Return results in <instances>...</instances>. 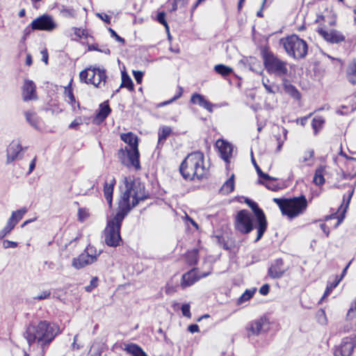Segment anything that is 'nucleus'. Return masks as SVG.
Returning a JSON list of instances; mask_svg holds the SVG:
<instances>
[{
    "instance_id": "10",
    "label": "nucleus",
    "mask_w": 356,
    "mask_h": 356,
    "mask_svg": "<svg viewBox=\"0 0 356 356\" xmlns=\"http://www.w3.org/2000/svg\"><path fill=\"white\" fill-rule=\"evenodd\" d=\"M356 346V335L351 334L342 339L334 350V356H351Z\"/></svg>"
},
{
    "instance_id": "42",
    "label": "nucleus",
    "mask_w": 356,
    "mask_h": 356,
    "mask_svg": "<svg viewBox=\"0 0 356 356\" xmlns=\"http://www.w3.org/2000/svg\"><path fill=\"white\" fill-rule=\"evenodd\" d=\"M14 223H13L9 219L7 222L6 225L5 227L0 231V239H2L6 236L9 234L10 232L14 229L15 227Z\"/></svg>"
},
{
    "instance_id": "14",
    "label": "nucleus",
    "mask_w": 356,
    "mask_h": 356,
    "mask_svg": "<svg viewBox=\"0 0 356 356\" xmlns=\"http://www.w3.org/2000/svg\"><path fill=\"white\" fill-rule=\"evenodd\" d=\"M24 148L17 140H13L7 148V163H10L22 158L21 152Z\"/></svg>"
},
{
    "instance_id": "62",
    "label": "nucleus",
    "mask_w": 356,
    "mask_h": 356,
    "mask_svg": "<svg viewBox=\"0 0 356 356\" xmlns=\"http://www.w3.org/2000/svg\"><path fill=\"white\" fill-rule=\"evenodd\" d=\"M82 123V120L81 118H76L73 122H71L69 127L70 129H76L77 126Z\"/></svg>"
},
{
    "instance_id": "30",
    "label": "nucleus",
    "mask_w": 356,
    "mask_h": 356,
    "mask_svg": "<svg viewBox=\"0 0 356 356\" xmlns=\"http://www.w3.org/2000/svg\"><path fill=\"white\" fill-rule=\"evenodd\" d=\"M347 77L353 84H356V63L351 62L347 68Z\"/></svg>"
},
{
    "instance_id": "46",
    "label": "nucleus",
    "mask_w": 356,
    "mask_h": 356,
    "mask_svg": "<svg viewBox=\"0 0 356 356\" xmlns=\"http://www.w3.org/2000/svg\"><path fill=\"white\" fill-rule=\"evenodd\" d=\"M314 150L309 149L305 153L304 156L300 159V162H301V163L307 162V161H309L310 159H312L314 157Z\"/></svg>"
},
{
    "instance_id": "40",
    "label": "nucleus",
    "mask_w": 356,
    "mask_h": 356,
    "mask_svg": "<svg viewBox=\"0 0 356 356\" xmlns=\"http://www.w3.org/2000/svg\"><path fill=\"white\" fill-rule=\"evenodd\" d=\"M252 163L257 170V175L259 176V178H261L264 180H272V179H274V177H270V175H268V174L266 173H264V172H262V170H261V168H259V166L257 165V162L255 161L254 159L253 158V156L252 157Z\"/></svg>"
},
{
    "instance_id": "9",
    "label": "nucleus",
    "mask_w": 356,
    "mask_h": 356,
    "mask_svg": "<svg viewBox=\"0 0 356 356\" xmlns=\"http://www.w3.org/2000/svg\"><path fill=\"white\" fill-rule=\"evenodd\" d=\"M98 255L93 247L88 246L79 257L73 259L72 265L76 269L82 268L94 263Z\"/></svg>"
},
{
    "instance_id": "32",
    "label": "nucleus",
    "mask_w": 356,
    "mask_h": 356,
    "mask_svg": "<svg viewBox=\"0 0 356 356\" xmlns=\"http://www.w3.org/2000/svg\"><path fill=\"white\" fill-rule=\"evenodd\" d=\"M64 97L65 101L72 106L74 110L76 108H79V102L76 101L73 90H65Z\"/></svg>"
},
{
    "instance_id": "6",
    "label": "nucleus",
    "mask_w": 356,
    "mask_h": 356,
    "mask_svg": "<svg viewBox=\"0 0 356 356\" xmlns=\"http://www.w3.org/2000/svg\"><path fill=\"white\" fill-rule=\"evenodd\" d=\"M263 58L264 66L268 72L280 76H282L287 73L286 63L280 60L272 52H264Z\"/></svg>"
},
{
    "instance_id": "34",
    "label": "nucleus",
    "mask_w": 356,
    "mask_h": 356,
    "mask_svg": "<svg viewBox=\"0 0 356 356\" xmlns=\"http://www.w3.org/2000/svg\"><path fill=\"white\" fill-rule=\"evenodd\" d=\"M186 259L187 263L189 265L193 266V265L197 264V261H198V250L193 249L191 251H188L186 253Z\"/></svg>"
},
{
    "instance_id": "15",
    "label": "nucleus",
    "mask_w": 356,
    "mask_h": 356,
    "mask_svg": "<svg viewBox=\"0 0 356 356\" xmlns=\"http://www.w3.org/2000/svg\"><path fill=\"white\" fill-rule=\"evenodd\" d=\"M216 147L220 153L221 158L226 163H229V157L232 156V153L233 152L232 145L223 140H218L216 142Z\"/></svg>"
},
{
    "instance_id": "22",
    "label": "nucleus",
    "mask_w": 356,
    "mask_h": 356,
    "mask_svg": "<svg viewBox=\"0 0 356 356\" xmlns=\"http://www.w3.org/2000/svg\"><path fill=\"white\" fill-rule=\"evenodd\" d=\"M353 193H354V188H353L350 191V193L348 194V198H347V200L346 202L345 207L343 209L342 212L341 213V214L339 216H337V213H333V214H332L330 216H326L325 217V220H327L331 219V218H338V221H337V226L339 225L343 221V220L345 218V213L346 212L347 209L348 208V206H349V204L350 202V200H351V198L353 197Z\"/></svg>"
},
{
    "instance_id": "5",
    "label": "nucleus",
    "mask_w": 356,
    "mask_h": 356,
    "mask_svg": "<svg viewBox=\"0 0 356 356\" xmlns=\"http://www.w3.org/2000/svg\"><path fill=\"white\" fill-rule=\"evenodd\" d=\"M283 47L289 56L297 60L305 58L307 54V43L296 35L283 40Z\"/></svg>"
},
{
    "instance_id": "56",
    "label": "nucleus",
    "mask_w": 356,
    "mask_h": 356,
    "mask_svg": "<svg viewBox=\"0 0 356 356\" xmlns=\"http://www.w3.org/2000/svg\"><path fill=\"white\" fill-rule=\"evenodd\" d=\"M96 15L106 24L111 23V17L105 13H97Z\"/></svg>"
},
{
    "instance_id": "41",
    "label": "nucleus",
    "mask_w": 356,
    "mask_h": 356,
    "mask_svg": "<svg viewBox=\"0 0 356 356\" xmlns=\"http://www.w3.org/2000/svg\"><path fill=\"white\" fill-rule=\"evenodd\" d=\"M22 96L24 102L35 100L38 98L36 90H23Z\"/></svg>"
},
{
    "instance_id": "45",
    "label": "nucleus",
    "mask_w": 356,
    "mask_h": 356,
    "mask_svg": "<svg viewBox=\"0 0 356 356\" xmlns=\"http://www.w3.org/2000/svg\"><path fill=\"white\" fill-rule=\"evenodd\" d=\"M165 14L164 12L159 13L157 15V21L160 24H163L165 26L166 31H168L169 26H168V24L165 19Z\"/></svg>"
},
{
    "instance_id": "12",
    "label": "nucleus",
    "mask_w": 356,
    "mask_h": 356,
    "mask_svg": "<svg viewBox=\"0 0 356 356\" xmlns=\"http://www.w3.org/2000/svg\"><path fill=\"white\" fill-rule=\"evenodd\" d=\"M318 33L327 42L332 44H337L345 40V36L340 31L334 29L326 31L319 29Z\"/></svg>"
},
{
    "instance_id": "57",
    "label": "nucleus",
    "mask_w": 356,
    "mask_h": 356,
    "mask_svg": "<svg viewBox=\"0 0 356 356\" xmlns=\"http://www.w3.org/2000/svg\"><path fill=\"white\" fill-rule=\"evenodd\" d=\"M36 86L33 81L26 80L23 86V89H35Z\"/></svg>"
},
{
    "instance_id": "63",
    "label": "nucleus",
    "mask_w": 356,
    "mask_h": 356,
    "mask_svg": "<svg viewBox=\"0 0 356 356\" xmlns=\"http://www.w3.org/2000/svg\"><path fill=\"white\" fill-rule=\"evenodd\" d=\"M188 330L191 333L197 332L199 331V326L196 324H191L188 327Z\"/></svg>"
},
{
    "instance_id": "28",
    "label": "nucleus",
    "mask_w": 356,
    "mask_h": 356,
    "mask_svg": "<svg viewBox=\"0 0 356 356\" xmlns=\"http://www.w3.org/2000/svg\"><path fill=\"white\" fill-rule=\"evenodd\" d=\"M325 171V167H318L314 173V182L316 185L321 186L325 183L324 172Z\"/></svg>"
},
{
    "instance_id": "52",
    "label": "nucleus",
    "mask_w": 356,
    "mask_h": 356,
    "mask_svg": "<svg viewBox=\"0 0 356 356\" xmlns=\"http://www.w3.org/2000/svg\"><path fill=\"white\" fill-rule=\"evenodd\" d=\"M181 95V92H179V93L177 95H175L173 97H172L170 99L168 100V101H165V102H163L161 103H160L159 104V106H166L170 103H172V102L175 101L176 99H177L179 97H180Z\"/></svg>"
},
{
    "instance_id": "58",
    "label": "nucleus",
    "mask_w": 356,
    "mask_h": 356,
    "mask_svg": "<svg viewBox=\"0 0 356 356\" xmlns=\"http://www.w3.org/2000/svg\"><path fill=\"white\" fill-rule=\"evenodd\" d=\"M72 29L74 31V34L76 36L78 39L81 38L83 35H84V30L76 27H73Z\"/></svg>"
},
{
    "instance_id": "31",
    "label": "nucleus",
    "mask_w": 356,
    "mask_h": 356,
    "mask_svg": "<svg viewBox=\"0 0 356 356\" xmlns=\"http://www.w3.org/2000/svg\"><path fill=\"white\" fill-rule=\"evenodd\" d=\"M27 212V209L23 207L20 209L15 211L12 213L9 220L14 223L15 225L23 218L24 215Z\"/></svg>"
},
{
    "instance_id": "3",
    "label": "nucleus",
    "mask_w": 356,
    "mask_h": 356,
    "mask_svg": "<svg viewBox=\"0 0 356 356\" xmlns=\"http://www.w3.org/2000/svg\"><path fill=\"white\" fill-rule=\"evenodd\" d=\"M179 172L186 181L202 180L207 173L203 153L197 151L188 154L181 162Z\"/></svg>"
},
{
    "instance_id": "61",
    "label": "nucleus",
    "mask_w": 356,
    "mask_h": 356,
    "mask_svg": "<svg viewBox=\"0 0 356 356\" xmlns=\"http://www.w3.org/2000/svg\"><path fill=\"white\" fill-rule=\"evenodd\" d=\"M34 30L35 29L32 28V26H31V24L26 26L23 31V37L27 39L29 35L31 34V31Z\"/></svg>"
},
{
    "instance_id": "23",
    "label": "nucleus",
    "mask_w": 356,
    "mask_h": 356,
    "mask_svg": "<svg viewBox=\"0 0 356 356\" xmlns=\"http://www.w3.org/2000/svg\"><path fill=\"white\" fill-rule=\"evenodd\" d=\"M121 139L129 145L128 149L138 147V138L133 133L129 132L122 134Z\"/></svg>"
},
{
    "instance_id": "17",
    "label": "nucleus",
    "mask_w": 356,
    "mask_h": 356,
    "mask_svg": "<svg viewBox=\"0 0 356 356\" xmlns=\"http://www.w3.org/2000/svg\"><path fill=\"white\" fill-rule=\"evenodd\" d=\"M115 183V179L112 177L108 180L106 181L104 185V195L109 207H112L113 193Z\"/></svg>"
},
{
    "instance_id": "25",
    "label": "nucleus",
    "mask_w": 356,
    "mask_h": 356,
    "mask_svg": "<svg viewBox=\"0 0 356 356\" xmlns=\"http://www.w3.org/2000/svg\"><path fill=\"white\" fill-rule=\"evenodd\" d=\"M97 69L96 68H88L83 70L80 72V79L81 81H84L86 83H91L92 81L95 79L94 76L96 75Z\"/></svg>"
},
{
    "instance_id": "39",
    "label": "nucleus",
    "mask_w": 356,
    "mask_h": 356,
    "mask_svg": "<svg viewBox=\"0 0 356 356\" xmlns=\"http://www.w3.org/2000/svg\"><path fill=\"white\" fill-rule=\"evenodd\" d=\"M60 14L65 17L74 18L76 16V11L73 8L63 6Z\"/></svg>"
},
{
    "instance_id": "44",
    "label": "nucleus",
    "mask_w": 356,
    "mask_h": 356,
    "mask_svg": "<svg viewBox=\"0 0 356 356\" xmlns=\"http://www.w3.org/2000/svg\"><path fill=\"white\" fill-rule=\"evenodd\" d=\"M287 130L284 127H282V133L284 135V139L282 140L277 136H275L277 140V151H280L285 140H286Z\"/></svg>"
},
{
    "instance_id": "19",
    "label": "nucleus",
    "mask_w": 356,
    "mask_h": 356,
    "mask_svg": "<svg viewBox=\"0 0 356 356\" xmlns=\"http://www.w3.org/2000/svg\"><path fill=\"white\" fill-rule=\"evenodd\" d=\"M111 109L108 105V101H105L99 105V110L97 112L94 120L96 123H101L111 113Z\"/></svg>"
},
{
    "instance_id": "4",
    "label": "nucleus",
    "mask_w": 356,
    "mask_h": 356,
    "mask_svg": "<svg viewBox=\"0 0 356 356\" xmlns=\"http://www.w3.org/2000/svg\"><path fill=\"white\" fill-rule=\"evenodd\" d=\"M273 202L279 206L282 213L290 219L304 213L307 208V200L303 195L289 199L274 198Z\"/></svg>"
},
{
    "instance_id": "8",
    "label": "nucleus",
    "mask_w": 356,
    "mask_h": 356,
    "mask_svg": "<svg viewBox=\"0 0 356 356\" xmlns=\"http://www.w3.org/2000/svg\"><path fill=\"white\" fill-rule=\"evenodd\" d=\"M245 202L252 210L257 223L256 225V229H257V236L254 240V242H257L261 238L267 229V220L266 216L262 209L259 207L257 202L249 199H247Z\"/></svg>"
},
{
    "instance_id": "50",
    "label": "nucleus",
    "mask_w": 356,
    "mask_h": 356,
    "mask_svg": "<svg viewBox=\"0 0 356 356\" xmlns=\"http://www.w3.org/2000/svg\"><path fill=\"white\" fill-rule=\"evenodd\" d=\"M182 314L188 318H190L191 314L190 312V305L188 304H184L181 308Z\"/></svg>"
},
{
    "instance_id": "53",
    "label": "nucleus",
    "mask_w": 356,
    "mask_h": 356,
    "mask_svg": "<svg viewBox=\"0 0 356 356\" xmlns=\"http://www.w3.org/2000/svg\"><path fill=\"white\" fill-rule=\"evenodd\" d=\"M79 220L80 221H83L88 216V212L84 209H79L78 211Z\"/></svg>"
},
{
    "instance_id": "60",
    "label": "nucleus",
    "mask_w": 356,
    "mask_h": 356,
    "mask_svg": "<svg viewBox=\"0 0 356 356\" xmlns=\"http://www.w3.org/2000/svg\"><path fill=\"white\" fill-rule=\"evenodd\" d=\"M270 286L268 284H264L260 289H259V293L261 295L266 296L269 293Z\"/></svg>"
},
{
    "instance_id": "49",
    "label": "nucleus",
    "mask_w": 356,
    "mask_h": 356,
    "mask_svg": "<svg viewBox=\"0 0 356 356\" xmlns=\"http://www.w3.org/2000/svg\"><path fill=\"white\" fill-rule=\"evenodd\" d=\"M3 247L5 249L8 248H15L17 247V243L15 241H11L9 240H4L3 241Z\"/></svg>"
},
{
    "instance_id": "29",
    "label": "nucleus",
    "mask_w": 356,
    "mask_h": 356,
    "mask_svg": "<svg viewBox=\"0 0 356 356\" xmlns=\"http://www.w3.org/2000/svg\"><path fill=\"white\" fill-rule=\"evenodd\" d=\"M172 129L168 126H163L159 130V139L158 145H162L165 141L166 138L171 134Z\"/></svg>"
},
{
    "instance_id": "16",
    "label": "nucleus",
    "mask_w": 356,
    "mask_h": 356,
    "mask_svg": "<svg viewBox=\"0 0 356 356\" xmlns=\"http://www.w3.org/2000/svg\"><path fill=\"white\" fill-rule=\"evenodd\" d=\"M209 274L210 273H207L201 275H196L195 269H193L192 270L185 273L182 276L181 286L183 288L190 286L193 285L195 282L198 281L200 278L207 277Z\"/></svg>"
},
{
    "instance_id": "27",
    "label": "nucleus",
    "mask_w": 356,
    "mask_h": 356,
    "mask_svg": "<svg viewBox=\"0 0 356 356\" xmlns=\"http://www.w3.org/2000/svg\"><path fill=\"white\" fill-rule=\"evenodd\" d=\"M234 175L232 174L221 186L220 192L223 195L229 194L234 191Z\"/></svg>"
},
{
    "instance_id": "48",
    "label": "nucleus",
    "mask_w": 356,
    "mask_h": 356,
    "mask_svg": "<svg viewBox=\"0 0 356 356\" xmlns=\"http://www.w3.org/2000/svg\"><path fill=\"white\" fill-rule=\"evenodd\" d=\"M97 281H98L97 277H92V280H90V284L85 287L86 291L88 292H90L93 289L97 287Z\"/></svg>"
},
{
    "instance_id": "11",
    "label": "nucleus",
    "mask_w": 356,
    "mask_h": 356,
    "mask_svg": "<svg viewBox=\"0 0 356 356\" xmlns=\"http://www.w3.org/2000/svg\"><path fill=\"white\" fill-rule=\"evenodd\" d=\"M31 26L35 30L52 31L57 27V24L51 16L42 15L33 20Z\"/></svg>"
},
{
    "instance_id": "59",
    "label": "nucleus",
    "mask_w": 356,
    "mask_h": 356,
    "mask_svg": "<svg viewBox=\"0 0 356 356\" xmlns=\"http://www.w3.org/2000/svg\"><path fill=\"white\" fill-rule=\"evenodd\" d=\"M286 91L288 92L289 95L291 97H293L296 99L299 100L301 97V95L299 92V90H286Z\"/></svg>"
},
{
    "instance_id": "37",
    "label": "nucleus",
    "mask_w": 356,
    "mask_h": 356,
    "mask_svg": "<svg viewBox=\"0 0 356 356\" xmlns=\"http://www.w3.org/2000/svg\"><path fill=\"white\" fill-rule=\"evenodd\" d=\"M134 83L131 77L125 72H122V83L120 87L127 88L128 89H133Z\"/></svg>"
},
{
    "instance_id": "54",
    "label": "nucleus",
    "mask_w": 356,
    "mask_h": 356,
    "mask_svg": "<svg viewBox=\"0 0 356 356\" xmlns=\"http://www.w3.org/2000/svg\"><path fill=\"white\" fill-rule=\"evenodd\" d=\"M133 74L137 83H141L143 77V73L140 71H133Z\"/></svg>"
},
{
    "instance_id": "33",
    "label": "nucleus",
    "mask_w": 356,
    "mask_h": 356,
    "mask_svg": "<svg viewBox=\"0 0 356 356\" xmlns=\"http://www.w3.org/2000/svg\"><path fill=\"white\" fill-rule=\"evenodd\" d=\"M26 121L34 128H39V119L35 113L31 111H26L24 113Z\"/></svg>"
},
{
    "instance_id": "51",
    "label": "nucleus",
    "mask_w": 356,
    "mask_h": 356,
    "mask_svg": "<svg viewBox=\"0 0 356 356\" xmlns=\"http://www.w3.org/2000/svg\"><path fill=\"white\" fill-rule=\"evenodd\" d=\"M51 295L50 291H42L40 295L34 297L35 300H41L49 298Z\"/></svg>"
},
{
    "instance_id": "7",
    "label": "nucleus",
    "mask_w": 356,
    "mask_h": 356,
    "mask_svg": "<svg viewBox=\"0 0 356 356\" xmlns=\"http://www.w3.org/2000/svg\"><path fill=\"white\" fill-rule=\"evenodd\" d=\"M254 216L248 210H241L237 213L235 220V228L243 234L251 232L254 229Z\"/></svg>"
},
{
    "instance_id": "18",
    "label": "nucleus",
    "mask_w": 356,
    "mask_h": 356,
    "mask_svg": "<svg viewBox=\"0 0 356 356\" xmlns=\"http://www.w3.org/2000/svg\"><path fill=\"white\" fill-rule=\"evenodd\" d=\"M191 101L194 104H197L201 107L207 109L209 112H213V107L214 104H211L209 101L205 99V97L198 93H195L192 95Z\"/></svg>"
},
{
    "instance_id": "36",
    "label": "nucleus",
    "mask_w": 356,
    "mask_h": 356,
    "mask_svg": "<svg viewBox=\"0 0 356 356\" xmlns=\"http://www.w3.org/2000/svg\"><path fill=\"white\" fill-rule=\"evenodd\" d=\"M256 289H246L245 291L240 296L237 300L238 305H241L243 302L249 300L254 294Z\"/></svg>"
},
{
    "instance_id": "64",
    "label": "nucleus",
    "mask_w": 356,
    "mask_h": 356,
    "mask_svg": "<svg viewBox=\"0 0 356 356\" xmlns=\"http://www.w3.org/2000/svg\"><path fill=\"white\" fill-rule=\"evenodd\" d=\"M35 163H36V156H35L33 158V159L31 161V162L29 165V169L28 174H31L33 172V170L35 169Z\"/></svg>"
},
{
    "instance_id": "26",
    "label": "nucleus",
    "mask_w": 356,
    "mask_h": 356,
    "mask_svg": "<svg viewBox=\"0 0 356 356\" xmlns=\"http://www.w3.org/2000/svg\"><path fill=\"white\" fill-rule=\"evenodd\" d=\"M124 350L134 356H147L142 348L135 343L126 344Z\"/></svg>"
},
{
    "instance_id": "1",
    "label": "nucleus",
    "mask_w": 356,
    "mask_h": 356,
    "mask_svg": "<svg viewBox=\"0 0 356 356\" xmlns=\"http://www.w3.org/2000/svg\"><path fill=\"white\" fill-rule=\"evenodd\" d=\"M126 190L119 203V211L107 222L104 229V241L110 247H117L122 241L120 229L124 217L136 207L140 201H144L149 197V194L145 192L143 184L140 181H129L127 178L124 179Z\"/></svg>"
},
{
    "instance_id": "21",
    "label": "nucleus",
    "mask_w": 356,
    "mask_h": 356,
    "mask_svg": "<svg viewBox=\"0 0 356 356\" xmlns=\"http://www.w3.org/2000/svg\"><path fill=\"white\" fill-rule=\"evenodd\" d=\"M127 155L130 161L131 164L136 168V169H140L139 162V152L138 147L128 149L125 147Z\"/></svg>"
},
{
    "instance_id": "24",
    "label": "nucleus",
    "mask_w": 356,
    "mask_h": 356,
    "mask_svg": "<svg viewBox=\"0 0 356 356\" xmlns=\"http://www.w3.org/2000/svg\"><path fill=\"white\" fill-rule=\"evenodd\" d=\"M94 79L92 81L91 84L96 88H102L104 86L106 82V73L103 70L97 69L96 75L94 76Z\"/></svg>"
},
{
    "instance_id": "13",
    "label": "nucleus",
    "mask_w": 356,
    "mask_h": 356,
    "mask_svg": "<svg viewBox=\"0 0 356 356\" xmlns=\"http://www.w3.org/2000/svg\"><path fill=\"white\" fill-rule=\"evenodd\" d=\"M286 268L284 266V261L282 259L274 260L268 270V275L273 279H279L282 277Z\"/></svg>"
},
{
    "instance_id": "38",
    "label": "nucleus",
    "mask_w": 356,
    "mask_h": 356,
    "mask_svg": "<svg viewBox=\"0 0 356 356\" xmlns=\"http://www.w3.org/2000/svg\"><path fill=\"white\" fill-rule=\"evenodd\" d=\"M275 180H276L275 178H274V179H272V180H265L266 181H264V180L259 179L258 183L259 184L264 185L269 190H271L273 191H276L280 188V187L278 186V185L277 184H275L274 182Z\"/></svg>"
},
{
    "instance_id": "47",
    "label": "nucleus",
    "mask_w": 356,
    "mask_h": 356,
    "mask_svg": "<svg viewBox=\"0 0 356 356\" xmlns=\"http://www.w3.org/2000/svg\"><path fill=\"white\" fill-rule=\"evenodd\" d=\"M340 280H341V279H339V280H336L334 282L327 286V288L323 294V298L327 296L330 293V292L333 290V289H334L339 284Z\"/></svg>"
},
{
    "instance_id": "2",
    "label": "nucleus",
    "mask_w": 356,
    "mask_h": 356,
    "mask_svg": "<svg viewBox=\"0 0 356 356\" xmlns=\"http://www.w3.org/2000/svg\"><path fill=\"white\" fill-rule=\"evenodd\" d=\"M60 333V327L57 324L40 321L38 324H30L24 337L29 345V351H33L34 356H44L51 343Z\"/></svg>"
},
{
    "instance_id": "35",
    "label": "nucleus",
    "mask_w": 356,
    "mask_h": 356,
    "mask_svg": "<svg viewBox=\"0 0 356 356\" xmlns=\"http://www.w3.org/2000/svg\"><path fill=\"white\" fill-rule=\"evenodd\" d=\"M214 70L216 72V73L225 77L229 76L233 72V70L231 67L222 64L215 65Z\"/></svg>"
},
{
    "instance_id": "55",
    "label": "nucleus",
    "mask_w": 356,
    "mask_h": 356,
    "mask_svg": "<svg viewBox=\"0 0 356 356\" xmlns=\"http://www.w3.org/2000/svg\"><path fill=\"white\" fill-rule=\"evenodd\" d=\"M108 31L111 33V35L115 38L117 41L122 43H124V38L118 35L113 29H112L111 28H108Z\"/></svg>"
},
{
    "instance_id": "43",
    "label": "nucleus",
    "mask_w": 356,
    "mask_h": 356,
    "mask_svg": "<svg viewBox=\"0 0 356 356\" xmlns=\"http://www.w3.org/2000/svg\"><path fill=\"white\" fill-rule=\"evenodd\" d=\"M323 123L324 120L321 117H316L312 120V125L315 134H316L318 130L322 127Z\"/></svg>"
},
{
    "instance_id": "20",
    "label": "nucleus",
    "mask_w": 356,
    "mask_h": 356,
    "mask_svg": "<svg viewBox=\"0 0 356 356\" xmlns=\"http://www.w3.org/2000/svg\"><path fill=\"white\" fill-rule=\"evenodd\" d=\"M265 322L262 318L252 321L248 328V335H258L262 332L265 331L264 328Z\"/></svg>"
}]
</instances>
